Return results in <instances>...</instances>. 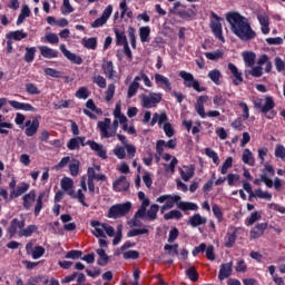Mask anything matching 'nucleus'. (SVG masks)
Returning <instances> with one entry per match:
<instances>
[{
	"label": "nucleus",
	"instance_id": "13d9d810",
	"mask_svg": "<svg viewBox=\"0 0 285 285\" xmlns=\"http://www.w3.org/2000/svg\"><path fill=\"white\" fill-rule=\"evenodd\" d=\"M75 8L70 4V0H62L61 13L62 14H72Z\"/></svg>",
	"mask_w": 285,
	"mask_h": 285
},
{
	"label": "nucleus",
	"instance_id": "7ed1b4c3",
	"mask_svg": "<svg viewBox=\"0 0 285 285\" xmlns=\"http://www.w3.org/2000/svg\"><path fill=\"white\" fill-rule=\"evenodd\" d=\"M60 187L63 190V193H67L71 199H77L79 204L82 206L88 207V204H86V191L88 190V186L86 185V176H83L80 180V189L75 191V180L70 177H63L60 180Z\"/></svg>",
	"mask_w": 285,
	"mask_h": 285
},
{
	"label": "nucleus",
	"instance_id": "680f3d73",
	"mask_svg": "<svg viewBox=\"0 0 285 285\" xmlns=\"http://www.w3.org/2000/svg\"><path fill=\"white\" fill-rule=\"evenodd\" d=\"M205 57L209 59V61H217L218 59H222V57H224V53L222 52V50H216L212 52H206Z\"/></svg>",
	"mask_w": 285,
	"mask_h": 285
},
{
	"label": "nucleus",
	"instance_id": "5701e85b",
	"mask_svg": "<svg viewBox=\"0 0 285 285\" xmlns=\"http://www.w3.org/2000/svg\"><path fill=\"white\" fill-rule=\"evenodd\" d=\"M30 190L29 183L22 181L20 183L16 189L10 190V197L11 199H17V197H21V195H26Z\"/></svg>",
	"mask_w": 285,
	"mask_h": 285
},
{
	"label": "nucleus",
	"instance_id": "2f4dec72",
	"mask_svg": "<svg viewBox=\"0 0 285 285\" xmlns=\"http://www.w3.org/2000/svg\"><path fill=\"white\" fill-rule=\"evenodd\" d=\"M24 227H26V220L13 219L11 222L9 233H11V235H14V233H17L19 237H21V230H23Z\"/></svg>",
	"mask_w": 285,
	"mask_h": 285
},
{
	"label": "nucleus",
	"instance_id": "ddd939ff",
	"mask_svg": "<svg viewBox=\"0 0 285 285\" xmlns=\"http://www.w3.org/2000/svg\"><path fill=\"white\" fill-rule=\"evenodd\" d=\"M242 228L230 226L225 236V247L233 248L235 246V242H237V236L242 233Z\"/></svg>",
	"mask_w": 285,
	"mask_h": 285
},
{
	"label": "nucleus",
	"instance_id": "6e6d98bb",
	"mask_svg": "<svg viewBox=\"0 0 285 285\" xmlns=\"http://www.w3.org/2000/svg\"><path fill=\"white\" fill-rule=\"evenodd\" d=\"M259 219H262V213L254 212L248 218H246L245 224L246 226H253V224H255V222H259Z\"/></svg>",
	"mask_w": 285,
	"mask_h": 285
},
{
	"label": "nucleus",
	"instance_id": "8fccbe9b",
	"mask_svg": "<svg viewBox=\"0 0 285 285\" xmlns=\"http://www.w3.org/2000/svg\"><path fill=\"white\" fill-rule=\"evenodd\" d=\"M79 166H80L79 160L72 158L69 164V173L71 177H77L79 175Z\"/></svg>",
	"mask_w": 285,
	"mask_h": 285
},
{
	"label": "nucleus",
	"instance_id": "412c9836",
	"mask_svg": "<svg viewBox=\"0 0 285 285\" xmlns=\"http://www.w3.org/2000/svg\"><path fill=\"white\" fill-rule=\"evenodd\" d=\"M112 188L116 193H124L130 188V183H128L126 176H120L114 181Z\"/></svg>",
	"mask_w": 285,
	"mask_h": 285
},
{
	"label": "nucleus",
	"instance_id": "a19ab883",
	"mask_svg": "<svg viewBox=\"0 0 285 285\" xmlns=\"http://www.w3.org/2000/svg\"><path fill=\"white\" fill-rule=\"evenodd\" d=\"M157 213H159V205L153 204L150 205L149 209L146 210V216L147 219L150 222H155L157 219Z\"/></svg>",
	"mask_w": 285,
	"mask_h": 285
},
{
	"label": "nucleus",
	"instance_id": "39448f33",
	"mask_svg": "<svg viewBox=\"0 0 285 285\" xmlns=\"http://www.w3.org/2000/svg\"><path fill=\"white\" fill-rule=\"evenodd\" d=\"M139 81H142L144 86L146 88H153V80H150V77H148V75H146V72L140 71L134 78L132 82L128 87V91H127L128 99H132V97H135V95H137V91L139 90V88L141 90H144V87H141V83H139Z\"/></svg>",
	"mask_w": 285,
	"mask_h": 285
},
{
	"label": "nucleus",
	"instance_id": "c03bdc74",
	"mask_svg": "<svg viewBox=\"0 0 285 285\" xmlns=\"http://www.w3.org/2000/svg\"><path fill=\"white\" fill-rule=\"evenodd\" d=\"M242 57L245 61V66H248V68H253L255 66V53L252 51H244L242 53Z\"/></svg>",
	"mask_w": 285,
	"mask_h": 285
},
{
	"label": "nucleus",
	"instance_id": "58836bf2",
	"mask_svg": "<svg viewBox=\"0 0 285 285\" xmlns=\"http://www.w3.org/2000/svg\"><path fill=\"white\" fill-rule=\"evenodd\" d=\"M115 36H116V46H128V38L126 37V32L114 29Z\"/></svg>",
	"mask_w": 285,
	"mask_h": 285
},
{
	"label": "nucleus",
	"instance_id": "dca6fc26",
	"mask_svg": "<svg viewBox=\"0 0 285 285\" xmlns=\"http://www.w3.org/2000/svg\"><path fill=\"white\" fill-rule=\"evenodd\" d=\"M112 14V4L107 6V8L102 11V14L100 18L96 19L91 27L94 28H101V26H106L108 23V19H110Z\"/></svg>",
	"mask_w": 285,
	"mask_h": 285
},
{
	"label": "nucleus",
	"instance_id": "4c0bfd02",
	"mask_svg": "<svg viewBox=\"0 0 285 285\" xmlns=\"http://www.w3.org/2000/svg\"><path fill=\"white\" fill-rule=\"evenodd\" d=\"M83 141H86L85 137L71 138L67 144V148L69 150H77V148H79L80 146H86Z\"/></svg>",
	"mask_w": 285,
	"mask_h": 285
},
{
	"label": "nucleus",
	"instance_id": "3c124183",
	"mask_svg": "<svg viewBox=\"0 0 285 285\" xmlns=\"http://www.w3.org/2000/svg\"><path fill=\"white\" fill-rule=\"evenodd\" d=\"M6 128H9V130H12L14 128V125L11 122L3 120V115L0 114V135H8V130Z\"/></svg>",
	"mask_w": 285,
	"mask_h": 285
},
{
	"label": "nucleus",
	"instance_id": "6ab92c4d",
	"mask_svg": "<svg viewBox=\"0 0 285 285\" xmlns=\"http://www.w3.org/2000/svg\"><path fill=\"white\" fill-rule=\"evenodd\" d=\"M86 145L89 146L101 159L108 158V153L106 151V148H104V145L98 144L95 140H88Z\"/></svg>",
	"mask_w": 285,
	"mask_h": 285
},
{
	"label": "nucleus",
	"instance_id": "423d86ee",
	"mask_svg": "<svg viewBox=\"0 0 285 285\" xmlns=\"http://www.w3.org/2000/svg\"><path fill=\"white\" fill-rule=\"evenodd\" d=\"M163 97L164 96L161 95V92H155V91H151L148 95L141 94L139 96L140 106L142 108H148V109L157 108V105L161 104Z\"/></svg>",
	"mask_w": 285,
	"mask_h": 285
},
{
	"label": "nucleus",
	"instance_id": "f03ea898",
	"mask_svg": "<svg viewBox=\"0 0 285 285\" xmlns=\"http://www.w3.org/2000/svg\"><path fill=\"white\" fill-rule=\"evenodd\" d=\"M157 204H161L160 213L164 215L166 210H170L171 208H175V205L179 210H199V206L195 203L190 202H181V196L177 194H165L159 196L156 199Z\"/></svg>",
	"mask_w": 285,
	"mask_h": 285
},
{
	"label": "nucleus",
	"instance_id": "e2e57ef3",
	"mask_svg": "<svg viewBox=\"0 0 285 285\" xmlns=\"http://www.w3.org/2000/svg\"><path fill=\"white\" fill-rule=\"evenodd\" d=\"M115 83H110L105 92V100L106 101H112V97H115V90H116Z\"/></svg>",
	"mask_w": 285,
	"mask_h": 285
},
{
	"label": "nucleus",
	"instance_id": "c9c22d12",
	"mask_svg": "<svg viewBox=\"0 0 285 285\" xmlns=\"http://www.w3.org/2000/svg\"><path fill=\"white\" fill-rule=\"evenodd\" d=\"M206 222V217L202 216L200 214H195L194 216L189 217L188 224L191 226V228H197V226H204Z\"/></svg>",
	"mask_w": 285,
	"mask_h": 285
},
{
	"label": "nucleus",
	"instance_id": "473e14b6",
	"mask_svg": "<svg viewBox=\"0 0 285 285\" xmlns=\"http://www.w3.org/2000/svg\"><path fill=\"white\" fill-rule=\"evenodd\" d=\"M232 273H233V262L223 264L220 266L218 278L220 279V282H223V279H228V277H230Z\"/></svg>",
	"mask_w": 285,
	"mask_h": 285
},
{
	"label": "nucleus",
	"instance_id": "5fc2aeb1",
	"mask_svg": "<svg viewBox=\"0 0 285 285\" xmlns=\"http://www.w3.org/2000/svg\"><path fill=\"white\" fill-rule=\"evenodd\" d=\"M37 230H39L37 225H29L27 228L21 230L20 237H32V234L37 233Z\"/></svg>",
	"mask_w": 285,
	"mask_h": 285
},
{
	"label": "nucleus",
	"instance_id": "774afa93",
	"mask_svg": "<svg viewBox=\"0 0 285 285\" xmlns=\"http://www.w3.org/2000/svg\"><path fill=\"white\" fill-rule=\"evenodd\" d=\"M240 177L237 174H228L227 175V184L228 186H237Z\"/></svg>",
	"mask_w": 285,
	"mask_h": 285
},
{
	"label": "nucleus",
	"instance_id": "cd10ccee",
	"mask_svg": "<svg viewBox=\"0 0 285 285\" xmlns=\"http://www.w3.org/2000/svg\"><path fill=\"white\" fill-rule=\"evenodd\" d=\"M206 101H208V96H199L195 105V110L202 119H206V109H204Z\"/></svg>",
	"mask_w": 285,
	"mask_h": 285
},
{
	"label": "nucleus",
	"instance_id": "79ce46f5",
	"mask_svg": "<svg viewBox=\"0 0 285 285\" xmlns=\"http://www.w3.org/2000/svg\"><path fill=\"white\" fill-rule=\"evenodd\" d=\"M114 117L119 120V124H126V121H128V118L121 114V102L116 104Z\"/></svg>",
	"mask_w": 285,
	"mask_h": 285
},
{
	"label": "nucleus",
	"instance_id": "6e6552de",
	"mask_svg": "<svg viewBox=\"0 0 285 285\" xmlns=\"http://www.w3.org/2000/svg\"><path fill=\"white\" fill-rule=\"evenodd\" d=\"M179 77L184 80V86L186 88H194L196 92H204V90H206L199 85V81L195 79V76H193V73L181 70L179 71Z\"/></svg>",
	"mask_w": 285,
	"mask_h": 285
},
{
	"label": "nucleus",
	"instance_id": "4be33fe9",
	"mask_svg": "<svg viewBox=\"0 0 285 285\" xmlns=\"http://www.w3.org/2000/svg\"><path fill=\"white\" fill-rule=\"evenodd\" d=\"M60 51L69 61L72 63H76V66H81L83 63V59L81 57L77 56L76 53H72L70 50L66 49V45H60Z\"/></svg>",
	"mask_w": 285,
	"mask_h": 285
},
{
	"label": "nucleus",
	"instance_id": "37998d69",
	"mask_svg": "<svg viewBox=\"0 0 285 285\" xmlns=\"http://www.w3.org/2000/svg\"><path fill=\"white\" fill-rule=\"evenodd\" d=\"M274 108H275V101L273 100V97L267 96L265 98V104L262 107L263 115H268V112H271V110H273Z\"/></svg>",
	"mask_w": 285,
	"mask_h": 285
},
{
	"label": "nucleus",
	"instance_id": "9d476101",
	"mask_svg": "<svg viewBox=\"0 0 285 285\" xmlns=\"http://www.w3.org/2000/svg\"><path fill=\"white\" fill-rule=\"evenodd\" d=\"M97 127L100 130V137L102 139H110L117 135V130L112 127L110 118H105L102 121H98Z\"/></svg>",
	"mask_w": 285,
	"mask_h": 285
},
{
	"label": "nucleus",
	"instance_id": "bf43d9fd",
	"mask_svg": "<svg viewBox=\"0 0 285 285\" xmlns=\"http://www.w3.org/2000/svg\"><path fill=\"white\" fill-rule=\"evenodd\" d=\"M205 155L207 157H209V159H213V163L216 165V166H219V155H217V153L210 148H206L205 149Z\"/></svg>",
	"mask_w": 285,
	"mask_h": 285
},
{
	"label": "nucleus",
	"instance_id": "f257e3e1",
	"mask_svg": "<svg viewBox=\"0 0 285 285\" xmlns=\"http://www.w3.org/2000/svg\"><path fill=\"white\" fill-rule=\"evenodd\" d=\"M226 20L232 28V32L242 41H250L257 37V33L253 30L246 17L237 12H229L226 16Z\"/></svg>",
	"mask_w": 285,
	"mask_h": 285
},
{
	"label": "nucleus",
	"instance_id": "0eeeda50",
	"mask_svg": "<svg viewBox=\"0 0 285 285\" xmlns=\"http://www.w3.org/2000/svg\"><path fill=\"white\" fill-rule=\"evenodd\" d=\"M131 208L132 204L130 202L114 205L108 212V217L109 219H119V217L128 215Z\"/></svg>",
	"mask_w": 285,
	"mask_h": 285
},
{
	"label": "nucleus",
	"instance_id": "ea45409f",
	"mask_svg": "<svg viewBox=\"0 0 285 285\" xmlns=\"http://www.w3.org/2000/svg\"><path fill=\"white\" fill-rule=\"evenodd\" d=\"M208 79H210V81H213V83H215L216 86H220L222 85V71H219L218 69H213L208 72L207 75Z\"/></svg>",
	"mask_w": 285,
	"mask_h": 285
},
{
	"label": "nucleus",
	"instance_id": "2eb2a0df",
	"mask_svg": "<svg viewBox=\"0 0 285 285\" xmlns=\"http://www.w3.org/2000/svg\"><path fill=\"white\" fill-rule=\"evenodd\" d=\"M154 79L157 88H161V90H166V92H170V90H173V82H170L168 77L161 73H155Z\"/></svg>",
	"mask_w": 285,
	"mask_h": 285
},
{
	"label": "nucleus",
	"instance_id": "f8f14e48",
	"mask_svg": "<svg viewBox=\"0 0 285 285\" xmlns=\"http://www.w3.org/2000/svg\"><path fill=\"white\" fill-rule=\"evenodd\" d=\"M212 17L214 20H212L210 22V28L212 31L214 33V37L216 39H219V41L224 42V35H223V30H222V18L219 16H217V13L212 12Z\"/></svg>",
	"mask_w": 285,
	"mask_h": 285
},
{
	"label": "nucleus",
	"instance_id": "e433bc0d",
	"mask_svg": "<svg viewBox=\"0 0 285 285\" xmlns=\"http://www.w3.org/2000/svg\"><path fill=\"white\" fill-rule=\"evenodd\" d=\"M28 37V33L23 30H16L7 33V39L9 41H23Z\"/></svg>",
	"mask_w": 285,
	"mask_h": 285
},
{
	"label": "nucleus",
	"instance_id": "0e129e2a",
	"mask_svg": "<svg viewBox=\"0 0 285 285\" xmlns=\"http://www.w3.org/2000/svg\"><path fill=\"white\" fill-rule=\"evenodd\" d=\"M274 155L277 159L285 161V147L284 145H276Z\"/></svg>",
	"mask_w": 285,
	"mask_h": 285
},
{
	"label": "nucleus",
	"instance_id": "c85d7f7f",
	"mask_svg": "<svg viewBox=\"0 0 285 285\" xmlns=\"http://www.w3.org/2000/svg\"><path fill=\"white\" fill-rule=\"evenodd\" d=\"M179 173L183 181H190V179H193L195 175V166L193 165L183 166L179 169Z\"/></svg>",
	"mask_w": 285,
	"mask_h": 285
},
{
	"label": "nucleus",
	"instance_id": "9b49d317",
	"mask_svg": "<svg viewBox=\"0 0 285 285\" xmlns=\"http://www.w3.org/2000/svg\"><path fill=\"white\" fill-rule=\"evenodd\" d=\"M263 166L264 168L263 174L261 175V181L265 184L266 188H273V179H271V177H275V167L268 163H264Z\"/></svg>",
	"mask_w": 285,
	"mask_h": 285
},
{
	"label": "nucleus",
	"instance_id": "49530a36",
	"mask_svg": "<svg viewBox=\"0 0 285 285\" xmlns=\"http://www.w3.org/2000/svg\"><path fill=\"white\" fill-rule=\"evenodd\" d=\"M258 66H266L265 72H271V70H273V63L271 62V59H268V56L266 55H263L258 58Z\"/></svg>",
	"mask_w": 285,
	"mask_h": 285
},
{
	"label": "nucleus",
	"instance_id": "a878e982",
	"mask_svg": "<svg viewBox=\"0 0 285 285\" xmlns=\"http://www.w3.org/2000/svg\"><path fill=\"white\" fill-rule=\"evenodd\" d=\"M9 106L14 110H24L26 112H37V109L28 102H19L17 100H9Z\"/></svg>",
	"mask_w": 285,
	"mask_h": 285
},
{
	"label": "nucleus",
	"instance_id": "bb28decb",
	"mask_svg": "<svg viewBox=\"0 0 285 285\" xmlns=\"http://www.w3.org/2000/svg\"><path fill=\"white\" fill-rule=\"evenodd\" d=\"M38 130H39V119L38 118L26 121L24 135H27V137H35V134L38 132Z\"/></svg>",
	"mask_w": 285,
	"mask_h": 285
},
{
	"label": "nucleus",
	"instance_id": "b1692460",
	"mask_svg": "<svg viewBox=\"0 0 285 285\" xmlns=\"http://www.w3.org/2000/svg\"><path fill=\"white\" fill-rule=\"evenodd\" d=\"M228 70L233 75V83L234 86H239V83H243L244 76L242 71L237 68V66L233 65V62L228 63Z\"/></svg>",
	"mask_w": 285,
	"mask_h": 285
},
{
	"label": "nucleus",
	"instance_id": "1a4fd4ad",
	"mask_svg": "<svg viewBox=\"0 0 285 285\" xmlns=\"http://www.w3.org/2000/svg\"><path fill=\"white\" fill-rule=\"evenodd\" d=\"M161 158L164 159V161H170V164H164V168L167 174L173 175L175 173V167L177 166V164H179V160H177L176 157H171L170 154H166L163 151V155H159V151H156L155 159L157 164H159Z\"/></svg>",
	"mask_w": 285,
	"mask_h": 285
},
{
	"label": "nucleus",
	"instance_id": "a18cd8bd",
	"mask_svg": "<svg viewBox=\"0 0 285 285\" xmlns=\"http://www.w3.org/2000/svg\"><path fill=\"white\" fill-rule=\"evenodd\" d=\"M243 161L247 164V166H255V156H253V151H250V149H244Z\"/></svg>",
	"mask_w": 285,
	"mask_h": 285
},
{
	"label": "nucleus",
	"instance_id": "09e8293b",
	"mask_svg": "<svg viewBox=\"0 0 285 285\" xmlns=\"http://www.w3.org/2000/svg\"><path fill=\"white\" fill-rule=\"evenodd\" d=\"M35 55H37V48L36 47H27L26 53H24V61L27 63H32V61H35Z\"/></svg>",
	"mask_w": 285,
	"mask_h": 285
},
{
	"label": "nucleus",
	"instance_id": "f704fd0d",
	"mask_svg": "<svg viewBox=\"0 0 285 285\" xmlns=\"http://www.w3.org/2000/svg\"><path fill=\"white\" fill-rule=\"evenodd\" d=\"M266 228H268V224L266 223H261L258 224L256 227H254L249 235L252 239H258V237H262V235H264V230H266Z\"/></svg>",
	"mask_w": 285,
	"mask_h": 285
},
{
	"label": "nucleus",
	"instance_id": "4468645a",
	"mask_svg": "<svg viewBox=\"0 0 285 285\" xmlns=\"http://www.w3.org/2000/svg\"><path fill=\"white\" fill-rule=\"evenodd\" d=\"M138 199L140 200V207L136 212V217L144 218L146 217V210H148V206H150V198H148L144 191H139Z\"/></svg>",
	"mask_w": 285,
	"mask_h": 285
},
{
	"label": "nucleus",
	"instance_id": "69168bd1",
	"mask_svg": "<svg viewBox=\"0 0 285 285\" xmlns=\"http://www.w3.org/2000/svg\"><path fill=\"white\" fill-rule=\"evenodd\" d=\"M256 196L258 199H266L267 202L273 199V194L264 191L262 188L256 189Z\"/></svg>",
	"mask_w": 285,
	"mask_h": 285
},
{
	"label": "nucleus",
	"instance_id": "603ef678",
	"mask_svg": "<svg viewBox=\"0 0 285 285\" xmlns=\"http://www.w3.org/2000/svg\"><path fill=\"white\" fill-rule=\"evenodd\" d=\"M181 217H184V214L177 209H173L164 215V219H166V222L170 219H181Z\"/></svg>",
	"mask_w": 285,
	"mask_h": 285
},
{
	"label": "nucleus",
	"instance_id": "864d4df0",
	"mask_svg": "<svg viewBox=\"0 0 285 285\" xmlns=\"http://www.w3.org/2000/svg\"><path fill=\"white\" fill-rule=\"evenodd\" d=\"M97 255L99 257L98 265L99 266H106V264H108V255L106 254V249L98 248L97 249Z\"/></svg>",
	"mask_w": 285,
	"mask_h": 285
},
{
	"label": "nucleus",
	"instance_id": "7c9ffc66",
	"mask_svg": "<svg viewBox=\"0 0 285 285\" xmlns=\"http://www.w3.org/2000/svg\"><path fill=\"white\" fill-rule=\"evenodd\" d=\"M257 19L259 21L261 30H262L263 35H268V32H271V28L268 27V26H271V22L268 20V14L259 13L257 16Z\"/></svg>",
	"mask_w": 285,
	"mask_h": 285
},
{
	"label": "nucleus",
	"instance_id": "f3484780",
	"mask_svg": "<svg viewBox=\"0 0 285 285\" xmlns=\"http://www.w3.org/2000/svg\"><path fill=\"white\" fill-rule=\"evenodd\" d=\"M166 148L175 150L177 148V139H169L167 142L166 140H158L156 142V153H158V155H164Z\"/></svg>",
	"mask_w": 285,
	"mask_h": 285
},
{
	"label": "nucleus",
	"instance_id": "a211bd4d",
	"mask_svg": "<svg viewBox=\"0 0 285 285\" xmlns=\"http://www.w3.org/2000/svg\"><path fill=\"white\" fill-rule=\"evenodd\" d=\"M26 250L28 255H31L32 259H40V257H43L46 255V248L41 246H36L32 243H28L26 245Z\"/></svg>",
	"mask_w": 285,
	"mask_h": 285
},
{
	"label": "nucleus",
	"instance_id": "20e7f679",
	"mask_svg": "<svg viewBox=\"0 0 285 285\" xmlns=\"http://www.w3.org/2000/svg\"><path fill=\"white\" fill-rule=\"evenodd\" d=\"M90 224L94 228L92 234L95 235V237H106V235H108V237H114V240H112L114 246H117V244L121 242V237H122L121 225L117 226L116 234H115V228L106 223H100L99 220H91Z\"/></svg>",
	"mask_w": 285,
	"mask_h": 285
},
{
	"label": "nucleus",
	"instance_id": "aec40b11",
	"mask_svg": "<svg viewBox=\"0 0 285 285\" xmlns=\"http://www.w3.org/2000/svg\"><path fill=\"white\" fill-rule=\"evenodd\" d=\"M156 124H158L159 128L166 126V124H168V115L166 114V111H159V112H155L153 115L151 121H150V126H155Z\"/></svg>",
	"mask_w": 285,
	"mask_h": 285
},
{
	"label": "nucleus",
	"instance_id": "4d7b16f0",
	"mask_svg": "<svg viewBox=\"0 0 285 285\" xmlns=\"http://www.w3.org/2000/svg\"><path fill=\"white\" fill-rule=\"evenodd\" d=\"M229 168H233V157H227L226 160L223 163L219 168L220 175H226Z\"/></svg>",
	"mask_w": 285,
	"mask_h": 285
},
{
	"label": "nucleus",
	"instance_id": "c756f323",
	"mask_svg": "<svg viewBox=\"0 0 285 285\" xmlns=\"http://www.w3.org/2000/svg\"><path fill=\"white\" fill-rule=\"evenodd\" d=\"M39 51L45 59H57V57H59V51L48 46H40Z\"/></svg>",
	"mask_w": 285,
	"mask_h": 285
},
{
	"label": "nucleus",
	"instance_id": "338daca9",
	"mask_svg": "<svg viewBox=\"0 0 285 285\" xmlns=\"http://www.w3.org/2000/svg\"><path fill=\"white\" fill-rule=\"evenodd\" d=\"M92 81H94V83H96V86H98L100 88H106V86H107L106 78H104V76H101V75L94 76Z\"/></svg>",
	"mask_w": 285,
	"mask_h": 285
},
{
	"label": "nucleus",
	"instance_id": "de8ad7c7",
	"mask_svg": "<svg viewBox=\"0 0 285 285\" xmlns=\"http://www.w3.org/2000/svg\"><path fill=\"white\" fill-rule=\"evenodd\" d=\"M139 37L141 43H147L148 41H150V27H140Z\"/></svg>",
	"mask_w": 285,
	"mask_h": 285
},
{
	"label": "nucleus",
	"instance_id": "393cba45",
	"mask_svg": "<svg viewBox=\"0 0 285 285\" xmlns=\"http://www.w3.org/2000/svg\"><path fill=\"white\" fill-rule=\"evenodd\" d=\"M102 72L106 75L108 79H119L117 76V70H115V65L112 61H104L102 62Z\"/></svg>",
	"mask_w": 285,
	"mask_h": 285
},
{
	"label": "nucleus",
	"instance_id": "72a5a7b5",
	"mask_svg": "<svg viewBox=\"0 0 285 285\" xmlns=\"http://www.w3.org/2000/svg\"><path fill=\"white\" fill-rule=\"evenodd\" d=\"M36 199H37V191L30 190L28 194H26L22 197L24 208H27V210L32 208Z\"/></svg>",
	"mask_w": 285,
	"mask_h": 285
},
{
	"label": "nucleus",
	"instance_id": "052dcab7",
	"mask_svg": "<svg viewBox=\"0 0 285 285\" xmlns=\"http://www.w3.org/2000/svg\"><path fill=\"white\" fill-rule=\"evenodd\" d=\"M82 46L88 50H95L97 48V38L82 39Z\"/></svg>",
	"mask_w": 285,
	"mask_h": 285
}]
</instances>
